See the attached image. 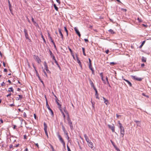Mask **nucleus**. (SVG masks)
<instances>
[{
    "label": "nucleus",
    "mask_w": 151,
    "mask_h": 151,
    "mask_svg": "<svg viewBox=\"0 0 151 151\" xmlns=\"http://www.w3.org/2000/svg\"><path fill=\"white\" fill-rule=\"evenodd\" d=\"M68 49H69L70 51V53L73 52L72 50H71V49L69 47H68Z\"/></svg>",
    "instance_id": "obj_54"
},
{
    "label": "nucleus",
    "mask_w": 151,
    "mask_h": 151,
    "mask_svg": "<svg viewBox=\"0 0 151 151\" xmlns=\"http://www.w3.org/2000/svg\"><path fill=\"white\" fill-rule=\"evenodd\" d=\"M52 43L53 44V45L54 46V47L55 48V49H56V45H55V44L54 42V41H52Z\"/></svg>",
    "instance_id": "obj_33"
},
{
    "label": "nucleus",
    "mask_w": 151,
    "mask_h": 151,
    "mask_svg": "<svg viewBox=\"0 0 151 151\" xmlns=\"http://www.w3.org/2000/svg\"><path fill=\"white\" fill-rule=\"evenodd\" d=\"M109 31L112 34H114V31L111 29H109Z\"/></svg>",
    "instance_id": "obj_28"
},
{
    "label": "nucleus",
    "mask_w": 151,
    "mask_h": 151,
    "mask_svg": "<svg viewBox=\"0 0 151 151\" xmlns=\"http://www.w3.org/2000/svg\"><path fill=\"white\" fill-rule=\"evenodd\" d=\"M18 97H17L16 98V100H19L20 99H22V95H18Z\"/></svg>",
    "instance_id": "obj_15"
},
{
    "label": "nucleus",
    "mask_w": 151,
    "mask_h": 151,
    "mask_svg": "<svg viewBox=\"0 0 151 151\" xmlns=\"http://www.w3.org/2000/svg\"><path fill=\"white\" fill-rule=\"evenodd\" d=\"M76 34H77L78 36L79 37H81V34L79 32V31L77 30V29H76Z\"/></svg>",
    "instance_id": "obj_23"
},
{
    "label": "nucleus",
    "mask_w": 151,
    "mask_h": 151,
    "mask_svg": "<svg viewBox=\"0 0 151 151\" xmlns=\"http://www.w3.org/2000/svg\"><path fill=\"white\" fill-rule=\"evenodd\" d=\"M12 147H13V145H11L9 146L10 148H12Z\"/></svg>",
    "instance_id": "obj_63"
},
{
    "label": "nucleus",
    "mask_w": 151,
    "mask_h": 151,
    "mask_svg": "<svg viewBox=\"0 0 151 151\" xmlns=\"http://www.w3.org/2000/svg\"><path fill=\"white\" fill-rule=\"evenodd\" d=\"M19 144H17V145H16L15 146V147H19Z\"/></svg>",
    "instance_id": "obj_62"
},
{
    "label": "nucleus",
    "mask_w": 151,
    "mask_h": 151,
    "mask_svg": "<svg viewBox=\"0 0 151 151\" xmlns=\"http://www.w3.org/2000/svg\"><path fill=\"white\" fill-rule=\"evenodd\" d=\"M48 36L49 38L50 39L52 42V41H54L49 33H48Z\"/></svg>",
    "instance_id": "obj_19"
},
{
    "label": "nucleus",
    "mask_w": 151,
    "mask_h": 151,
    "mask_svg": "<svg viewBox=\"0 0 151 151\" xmlns=\"http://www.w3.org/2000/svg\"><path fill=\"white\" fill-rule=\"evenodd\" d=\"M3 65L4 66V67H5L6 66V64H5V63L4 62H3Z\"/></svg>",
    "instance_id": "obj_60"
},
{
    "label": "nucleus",
    "mask_w": 151,
    "mask_h": 151,
    "mask_svg": "<svg viewBox=\"0 0 151 151\" xmlns=\"http://www.w3.org/2000/svg\"><path fill=\"white\" fill-rule=\"evenodd\" d=\"M8 91L9 92H14V89L12 87L9 88Z\"/></svg>",
    "instance_id": "obj_21"
},
{
    "label": "nucleus",
    "mask_w": 151,
    "mask_h": 151,
    "mask_svg": "<svg viewBox=\"0 0 151 151\" xmlns=\"http://www.w3.org/2000/svg\"><path fill=\"white\" fill-rule=\"evenodd\" d=\"M43 71L44 72V74L45 75L46 77H47V74H46V72L45 71V70H43Z\"/></svg>",
    "instance_id": "obj_32"
},
{
    "label": "nucleus",
    "mask_w": 151,
    "mask_h": 151,
    "mask_svg": "<svg viewBox=\"0 0 151 151\" xmlns=\"http://www.w3.org/2000/svg\"><path fill=\"white\" fill-rule=\"evenodd\" d=\"M116 116L118 118H119V117L121 116V115H119L117 114H116Z\"/></svg>",
    "instance_id": "obj_45"
},
{
    "label": "nucleus",
    "mask_w": 151,
    "mask_h": 151,
    "mask_svg": "<svg viewBox=\"0 0 151 151\" xmlns=\"http://www.w3.org/2000/svg\"><path fill=\"white\" fill-rule=\"evenodd\" d=\"M67 149L68 151H71L70 149V148L68 147V146H67Z\"/></svg>",
    "instance_id": "obj_55"
},
{
    "label": "nucleus",
    "mask_w": 151,
    "mask_h": 151,
    "mask_svg": "<svg viewBox=\"0 0 151 151\" xmlns=\"http://www.w3.org/2000/svg\"><path fill=\"white\" fill-rule=\"evenodd\" d=\"M46 107L48 109H49V110L50 112L51 115L52 116H53V114H54L53 112V111H52V110L50 108L49 106V105L48 104V102H47V99H46Z\"/></svg>",
    "instance_id": "obj_2"
},
{
    "label": "nucleus",
    "mask_w": 151,
    "mask_h": 151,
    "mask_svg": "<svg viewBox=\"0 0 151 151\" xmlns=\"http://www.w3.org/2000/svg\"><path fill=\"white\" fill-rule=\"evenodd\" d=\"M111 143H112V144L114 146V147H116V146H115L114 145V143L113 142L112 140H111Z\"/></svg>",
    "instance_id": "obj_42"
},
{
    "label": "nucleus",
    "mask_w": 151,
    "mask_h": 151,
    "mask_svg": "<svg viewBox=\"0 0 151 151\" xmlns=\"http://www.w3.org/2000/svg\"><path fill=\"white\" fill-rule=\"evenodd\" d=\"M8 4H9V8L12 7L11 5L10 4V2L9 1V0L8 1Z\"/></svg>",
    "instance_id": "obj_31"
},
{
    "label": "nucleus",
    "mask_w": 151,
    "mask_h": 151,
    "mask_svg": "<svg viewBox=\"0 0 151 151\" xmlns=\"http://www.w3.org/2000/svg\"><path fill=\"white\" fill-rule=\"evenodd\" d=\"M34 58L36 60L38 63H40L41 62V60L39 58L38 56L35 55H34Z\"/></svg>",
    "instance_id": "obj_7"
},
{
    "label": "nucleus",
    "mask_w": 151,
    "mask_h": 151,
    "mask_svg": "<svg viewBox=\"0 0 151 151\" xmlns=\"http://www.w3.org/2000/svg\"><path fill=\"white\" fill-rule=\"evenodd\" d=\"M89 68L90 69V70L92 71L93 73L94 72V70L93 69V68H92V64H89Z\"/></svg>",
    "instance_id": "obj_17"
},
{
    "label": "nucleus",
    "mask_w": 151,
    "mask_h": 151,
    "mask_svg": "<svg viewBox=\"0 0 151 151\" xmlns=\"http://www.w3.org/2000/svg\"><path fill=\"white\" fill-rule=\"evenodd\" d=\"M88 60H89V64H91V60L90 59V58H89Z\"/></svg>",
    "instance_id": "obj_56"
},
{
    "label": "nucleus",
    "mask_w": 151,
    "mask_h": 151,
    "mask_svg": "<svg viewBox=\"0 0 151 151\" xmlns=\"http://www.w3.org/2000/svg\"><path fill=\"white\" fill-rule=\"evenodd\" d=\"M44 65L45 67V69L47 73H51V72L50 71V70H49V69L48 68V66L47 65V63L46 62H44Z\"/></svg>",
    "instance_id": "obj_6"
},
{
    "label": "nucleus",
    "mask_w": 151,
    "mask_h": 151,
    "mask_svg": "<svg viewBox=\"0 0 151 151\" xmlns=\"http://www.w3.org/2000/svg\"><path fill=\"white\" fill-rule=\"evenodd\" d=\"M122 78L123 80H124V81H125L127 82V83H128V84L130 86H132V84H131V82H130L129 81L126 80L124 78H123V77H122Z\"/></svg>",
    "instance_id": "obj_13"
},
{
    "label": "nucleus",
    "mask_w": 151,
    "mask_h": 151,
    "mask_svg": "<svg viewBox=\"0 0 151 151\" xmlns=\"http://www.w3.org/2000/svg\"><path fill=\"white\" fill-rule=\"evenodd\" d=\"M100 75L101 78L102 80L103 81V83H104L105 84H106V82L105 81L104 79L103 78V73H101L100 74Z\"/></svg>",
    "instance_id": "obj_11"
},
{
    "label": "nucleus",
    "mask_w": 151,
    "mask_h": 151,
    "mask_svg": "<svg viewBox=\"0 0 151 151\" xmlns=\"http://www.w3.org/2000/svg\"><path fill=\"white\" fill-rule=\"evenodd\" d=\"M131 77L134 80H135L138 81H141L142 80V78H138L136 76H131Z\"/></svg>",
    "instance_id": "obj_5"
},
{
    "label": "nucleus",
    "mask_w": 151,
    "mask_h": 151,
    "mask_svg": "<svg viewBox=\"0 0 151 151\" xmlns=\"http://www.w3.org/2000/svg\"><path fill=\"white\" fill-rule=\"evenodd\" d=\"M54 7L55 8V9L58 11V7L56 6V5L55 4H54L53 5Z\"/></svg>",
    "instance_id": "obj_26"
},
{
    "label": "nucleus",
    "mask_w": 151,
    "mask_h": 151,
    "mask_svg": "<svg viewBox=\"0 0 151 151\" xmlns=\"http://www.w3.org/2000/svg\"><path fill=\"white\" fill-rule=\"evenodd\" d=\"M137 20L139 22H142V20H141V19H139V18H137Z\"/></svg>",
    "instance_id": "obj_40"
},
{
    "label": "nucleus",
    "mask_w": 151,
    "mask_h": 151,
    "mask_svg": "<svg viewBox=\"0 0 151 151\" xmlns=\"http://www.w3.org/2000/svg\"><path fill=\"white\" fill-rule=\"evenodd\" d=\"M115 64L114 62H111L110 63V65H114Z\"/></svg>",
    "instance_id": "obj_59"
},
{
    "label": "nucleus",
    "mask_w": 151,
    "mask_h": 151,
    "mask_svg": "<svg viewBox=\"0 0 151 151\" xmlns=\"http://www.w3.org/2000/svg\"><path fill=\"white\" fill-rule=\"evenodd\" d=\"M84 40L86 43H87L88 42V40L87 39H85Z\"/></svg>",
    "instance_id": "obj_44"
},
{
    "label": "nucleus",
    "mask_w": 151,
    "mask_h": 151,
    "mask_svg": "<svg viewBox=\"0 0 151 151\" xmlns=\"http://www.w3.org/2000/svg\"><path fill=\"white\" fill-rule=\"evenodd\" d=\"M5 84V83L4 82H3V83H2L1 85L2 86H4Z\"/></svg>",
    "instance_id": "obj_52"
},
{
    "label": "nucleus",
    "mask_w": 151,
    "mask_h": 151,
    "mask_svg": "<svg viewBox=\"0 0 151 151\" xmlns=\"http://www.w3.org/2000/svg\"><path fill=\"white\" fill-rule=\"evenodd\" d=\"M63 131L64 132V133H65L66 131L65 130V129L64 127L63 126Z\"/></svg>",
    "instance_id": "obj_41"
},
{
    "label": "nucleus",
    "mask_w": 151,
    "mask_h": 151,
    "mask_svg": "<svg viewBox=\"0 0 151 151\" xmlns=\"http://www.w3.org/2000/svg\"><path fill=\"white\" fill-rule=\"evenodd\" d=\"M58 31L59 32V33L60 34V36H61V38L62 39L63 38V35L62 33L61 30L60 29H58Z\"/></svg>",
    "instance_id": "obj_18"
},
{
    "label": "nucleus",
    "mask_w": 151,
    "mask_h": 151,
    "mask_svg": "<svg viewBox=\"0 0 151 151\" xmlns=\"http://www.w3.org/2000/svg\"><path fill=\"white\" fill-rule=\"evenodd\" d=\"M32 20L34 23H35L36 22L34 21V19L33 17L32 18Z\"/></svg>",
    "instance_id": "obj_47"
},
{
    "label": "nucleus",
    "mask_w": 151,
    "mask_h": 151,
    "mask_svg": "<svg viewBox=\"0 0 151 151\" xmlns=\"http://www.w3.org/2000/svg\"><path fill=\"white\" fill-rule=\"evenodd\" d=\"M34 118L35 119H37V116H36V115L35 114H34Z\"/></svg>",
    "instance_id": "obj_51"
},
{
    "label": "nucleus",
    "mask_w": 151,
    "mask_h": 151,
    "mask_svg": "<svg viewBox=\"0 0 151 151\" xmlns=\"http://www.w3.org/2000/svg\"><path fill=\"white\" fill-rule=\"evenodd\" d=\"M56 1L58 3V4H60V1H59V0H56Z\"/></svg>",
    "instance_id": "obj_49"
},
{
    "label": "nucleus",
    "mask_w": 151,
    "mask_h": 151,
    "mask_svg": "<svg viewBox=\"0 0 151 151\" xmlns=\"http://www.w3.org/2000/svg\"><path fill=\"white\" fill-rule=\"evenodd\" d=\"M53 60H54L55 63L58 66V67L59 68V69H60V68H61L60 67V65H59L58 64V63L57 61H56V59H54Z\"/></svg>",
    "instance_id": "obj_22"
},
{
    "label": "nucleus",
    "mask_w": 151,
    "mask_h": 151,
    "mask_svg": "<svg viewBox=\"0 0 151 151\" xmlns=\"http://www.w3.org/2000/svg\"><path fill=\"white\" fill-rule=\"evenodd\" d=\"M64 29L65 30L66 32L67 35H68V31L66 27H64Z\"/></svg>",
    "instance_id": "obj_29"
},
{
    "label": "nucleus",
    "mask_w": 151,
    "mask_h": 151,
    "mask_svg": "<svg viewBox=\"0 0 151 151\" xmlns=\"http://www.w3.org/2000/svg\"><path fill=\"white\" fill-rule=\"evenodd\" d=\"M91 103H92V106L93 107H94V104L93 102H91Z\"/></svg>",
    "instance_id": "obj_61"
},
{
    "label": "nucleus",
    "mask_w": 151,
    "mask_h": 151,
    "mask_svg": "<svg viewBox=\"0 0 151 151\" xmlns=\"http://www.w3.org/2000/svg\"><path fill=\"white\" fill-rule=\"evenodd\" d=\"M142 62H145L146 61V59L144 57H142Z\"/></svg>",
    "instance_id": "obj_24"
},
{
    "label": "nucleus",
    "mask_w": 151,
    "mask_h": 151,
    "mask_svg": "<svg viewBox=\"0 0 151 151\" xmlns=\"http://www.w3.org/2000/svg\"><path fill=\"white\" fill-rule=\"evenodd\" d=\"M95 96L96 99H99L98 94H95Z\"/></svg>",
    "instance_id": "obj_36"
},
{
    "label": "nucleus",
    "mask_w": 151,
    "mask_h": 151,
    "mask_svg": "<svg viewBox=\"0 0 151 151\" xmlns=\"http://www.w3.org/2000/svg\"><path fill=\"white\" fill-rule=\"evenodd\" d=\"M71 54L72 55V56H73V59L75 60V56H74V55L73 53V52H72L71 53Z\"/></svg>",
    "instance_id": "obj_35"
},
{
    "label": "nucleus",
    "mask_w": 151,
    "mask_h": 151,
    "mask_svg": "<svg viewBox=\"0 0 151 151\" xmlns=\"http://www.w3.org/2000/svg\"><path fill=\"white\" fill-rule=\"evenodd\" d=\"M23 116L25 117H27V115H26V113L25 112H24V113H23Z\"/></svg>",
    "instance_id": "obj_39"
},
{
    "label": "nucleus",
    "mask_w": 151,
    "mask_h": 151,
    "mask_svg": "<svg viewBox=\"0 0 151 151\" xmlns=\"http://www.w3.org/2000/svg\"><path fill=\"white\" fill-rule=\"evenodd\" d=\"M103 99L104 100V103L105 104H106V105H107L109 103L107 99H106L104 97H103Z\"/></svg>",
    "instance_id": "obj_16"
},
{
    "label": "nucleus",
    "mask_w": 151,
    "mask_h": 151,
    "mask_svg": "<svg viewBox=\"0 0 151 151\" xmlns=\"http://www.w3.org/2000/svg\"><path fill=\"white\" fill-rule=\"evenodd\" d=\"M120 129V134L123 137L124 134V129L123 126H121L119 127Z\"/></svg>",
    "instance_id": "obj_4"
},
{
    "label": "nucleus",
    "mask_w": 151,
    "mask_h": 151,
    "mask_svg": "<svg viewBox=\"0 0 151 151\" xmlns=\"http://www.w3.org/2000/svg\"><path fill=\"white\" fill-rule=\"evenodd\" d=\"M89 81L91 87H93V88H94V87H95L91 79H89Z\"/></svg>",
    "instance_id": "obj_14"
},
{
    "label": "nucleus",
    "mask_w": 151,
    "mask_h": 151,
    "mask_svg": "<svg viewBox=\"0 0 151 151\" xmlns=\"http://www.w3.org/2000/svg\"><path fill=\"white\" fill-rule=\"evenodd\" d=\"M9 106L11 107H12L13 106H14V105L13 104H12L9 105Z\"/></svg>",
    "instance_id": "obj_64"
},
{
    "label": "nucleus",
    "mask_w": 151,
    "mask_h": 151,
    "mask_svg": "<svg viewBox=\"0 0 151 151\" xmlns=\"http://www.w3.org/2000/svg\"><path fill=\"white\" fill-rule=\"evenodd\" d=\"M49 52H50V56L52 57V59L53 60L55 59V57L54 55H53V54L52 53V51L50 50H49Z\"/></svg>",
    "instance_id": "obj_12"
},
{
    "label": "nucleus",
    "mask_w": 151,
    "mask_h": 151,
    "mask_svg": "<svg viewBox=\"0 0 151 151\" xmlns=\"http://www.w3.org/2000/svg\"><path fill=\"white\" fill-rule=\"evenodd\" d=\"M40 81L42 83V85H43V86L44 87L45 84H44L43 81H42L41 79H40Z\"/></svg>",
    "instance_id": "obj_38"
},
{
    "label": "nucleus",
    "mask_w": 151,
    "mask_h": 151,
    "mask_svg": "<svg viewBox=\"0 0 151 151\" xmlns=\"http://www.w3.org/2000/svg\"><path fill=\"white\" fill-rule=\"evenodd\" d=\"M84 136L86 141L87 142L88 145L92 149L94 147L93 143L92 142L90 141L89 139L86 134H84Z\"/></svg>",
    "instance_id": "obj_1"
},
{
    "label": "nucleus",
    "mask_w": 151,
    "mask_h": 151,
    "mask_svg": "<svg viewBox=\"0 0 151 151\" xmlns=\"http://www.w3.org/2000/svg\"><path fill=\"white\" fill-rule=\"evenodd\" d=\"M77 62H78V63L79 66H80L81 68H82V66L81 63V62L79 60L78 58H77Z\"/></svg>",
    "instance_id": "obj_20"
},
{
    "label": "nucleus",
    "mask_w": 151,
    "mask_h": 151,
    "mask_svg": "<svg viewBox=\"0 0 151 151\" xmlns=\"http://www.w3.org/2000/svg\"><path fill=\"white\" fill-rule=\"evenodd\" d=\"M58 138L59 139L60 141L61 142L63 145H65V143L64 142V141L63 140V139L62 138V137H61V136L59 134H58Z\"/></svg>",
    "instance_id": "obj_10"
},
{
    "label": "nucleus",
    "mask_w": 151,
    "mask_h": 151,
    "mask_svg": "<svg viewBox=\"0 0 151 151\" xmlns=\"http://www.w3.org/2000/svg\"><path fill=\"white\" fill-rule=\"evenodd\" d=\"M68 124H69L70 125V127H71V125H72V122H71L70 121V120L69 119V117L68 116Z\"/></svg>",
    "instance_id": "obj_25"
},
{
    "label": "nucleus",
    "mask_w": 151,
    "mask_h": 151,
    "mask_svg": "<svg viewBox=\"0 0 151 151\" xmlns=\"http://www.w3.org/2000/svg\"><path fill=\"white\" fill-rule=\"evenodd\" d=\"M106 81L107 82V83L108 84H109V81H108V77L107 76L106 77Z\"/></svg>",
    "instance_id": "obj_46"
},
{
    "label": "nucleus",
    "mask_w": 151,
    "mask_h": 151,
    "mask_svg": "<svg viewBox=\"0 0 151 151\" xmlns=\"http://www.w3.org/2000/svg\"><path fill=\"white\" fill-rule=\"evenodd\" d=\"M36 74L37 76L38 77V78L40 80V77L39 76L38 73H36Z\"/></svg>",
    "instance_id": "obj_34"
},
{
    "label": "nucleus",
    "mask_w": 151,
    "mask_h": 151,
    "mask_svg": "<svg viewBox=\"0 0 151 151\" xmlns=\"http://www.w3.org/2000/svg\"><path fill=\"white\" fill-rule=\"evenodd\" d=\"M93 88L95 91V94H98L97 90L96 88H95V87H94V88Z\"/></svg>",
    "instance_id": "obj_30"
},
{
    "label": "nucleus",
    "mask_w": 151,
    "mask_h": 151,
    "mask_svg": "<svg viewBox=\"0 0 151 151\" xmlns=\"http://www.w3.org/2000/svg\"><path fill=\"white\" fill-rule=\"evenodd\" d=\"M115 148L117 151H120L119 149L117 148V147H115Z\"/></svg>",
    "instance_id": "obj_43"
},
{
    "label": "nucleus",
    "mask_w": 151,
    "mask_h": 151,
    "mask_svg": "<svg viewBox=\"0 0 151 151\" xmlns=\"http://www.w3.org/2000/svg\"><path fill=\"white\" fill-rule=\"evenodd\" d=\"M0 121L1 122V123H3V120L2 119H0Z\"/></svg>",
    "instance_id": "obj_58"
},
{
    "label": "nucleus",
    "mask_w": 151,
    "mask_h": 151,
    "mask_svg": "<svg viewBox=\"0 0 151 151\" xmlns=\"http://www.w3.org/2000/svg\"><path fill=\"white\" fill-rule=\"evenodd\" d=\"M65 134L67 135V137L68 138V139L69 138V137H68V133H67V132L66 131H65Z\"/></svg>",
    "instance_id": "obj_48"
},
{
    "label": "nucleus",
    "mask_w": 151,
    "mask_h": 151,
    "mask_svg": "<svg viewBox=\"0 0 151 151\" xmlns=\"http://www.w3.org/2000/svg\"><path fill=\"white\" fill-rule=\"evenodd\" d=\"M9 10H10L11 13L12 14H13V13L12 12V7L9 8Z\"/></svg>",
    "instance_id": "obj_50"
},
{
    "label": "nucleus",
    "mask_w": 151,
    "mask_h": 151,
    "mask_svg": "<svg viewBox=\"0 0 151 151\" xmlns=\"http://www.w3.org/2000/svg\"><path fill=\"white\" fill-rule=\"evenodd\" d=\"M145 41H144L142 42L141 45L139 46L140 48H141L142 47V46L145 43Z\"/></svg>",
    "instance_id": "obj_27"
},
{
    "label": "nucleus",
    "mask_w": 151,
    "mask_h": 151,
    "mask_svg": "<svg viewBox=\"0 0 151 151\" xmlns=\"http://www.w3.org/2000/svg\"><path fill=\"white\" fill-rule=\"evenodd\" d=\"M118 124H119V127L121 126H122V124L120 123V122L119 121L118 122Z\"/></svg>",
    "instance_id": "obj_37"
},
{
    "label": "nucleus",
    "mask_w": 151,
    "mask_h": 151,
    "mask_svg": "<svg viewBox=\"0 0 151 151\" xmlns=\"http://www.w3.org/2000/svg\"><path fill=\"white\" fill-rule=\"evenodd\" d=\"M51 148L52 149V151H55L54 149V148L52 146H51Z\"/></svg>",
    "instance_id": "obj_57"
},
{
    "label": "nucleus",
    "mask_w": 151,
    "mask_h": 151,
    "mask_svg": "<svg viewBox=\"0 0 151 151\" xmlns=\"http://www.w3.org/2000/svg\"><path fill=\"white\" fill-rule=\"evenodd\" d=\"M108 127L109 128L111 129L112 132H115V126H114V124H113V126H111L110 125H108Z\"/></svg>",
    "instance_id": "obj_9"
},
{
    "label": "nucleus",
    "mask_w": 151,
    "mask_h": 151,
    "mask_svg": "<svg viewBox=\"0 0 151 151\" xmlns=\"http://www.w3.org/2000/svg\"><path fill=\"white\" fill-rule=\"evenodd\" d=\"M24 33L25 36L26 38L27 39H28L29 40V38L28 37L27 30L26 29H24Z\"/></svg>",
    "instance_id": "obj_8"
},
{
    "label": "nucleus",
    "mask_w": 151,
    "mask_h": 151,
    "mask_svg": "<svg viewBox=\"0 0 151 151\" xmlns=\"http://www.w3.org/2000/svg\"><path fill=\"white\" fill-rule=\"evenodd\" d=\"M109 50H107L105 52L107 54H108L109 52Z\"/></svg>",
    "instance_id": "obj_53"
},
{
    "label": "nucleus",
    "mask_w": 151,
    "mask_h": 151,
    "mask_svg": "<svg viewBox=\"0 0 151 151\" xmlns=\"http://www.w3.org/2000/svg\"><path fill=\"white\" fill-rule=\"evenodd\" d=\"M44 130L45 131V133L46 135L47 136V138L48 137V136L47 133V126L46 124L44 122Z\"/></svg>",
    "instance_id": "obj_3"
}]
</instances>
